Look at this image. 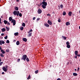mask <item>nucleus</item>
Instances as JSON below:
<instances>
[{"label":"nucleus","instance_id":"obj_14","mask_svg":"<svg viewBox=\"0 0 80 80\" xmlns=\"http://www.w3.org/2000/svg\"><path fill=\"white\" fill-rule=\"evenodd\" d=\"M14 9L15 10L18 11V8L17 7H15L14 8Z\"/></svg>","mask_w":80,"mask_h":80},{"label":"nucleus","instance_id":"obj_23","mask_svg":"<svg viewBox=\"0 0 80 80\" xmlns=\"http://www.w3.org/2000/svg\"><path fill=\"white\" fill-rule=\"evenodd\" d=\"M22 26H23V27H25V23H22Z\"/></svg>","mask_w":80,"mask_h":80},{"label":"nucleus","instance_id":"obj_33","mask_svg":"<svg viewBox=\"0 0 80 80\" xmlns=\"http://www.w3.org/2000/svg\"><path fill=\"white\" fill-rule=\"evenodd\" d=\"M20 30H23V27H21L20 28Z\"/></svg>","mask_w":80,"mask_h":80},{"label":"nucleus","instance_id":"obj_54","mask_svg":"<svg viewBox=\"0 0 80 80\" xmlns=\"http://www.w3.org/2000/svg\"><path fill=\"white\" fill-rule=\"evenodd\" d=\"M19 0H17L16 1L17 2H19Z\"/></svg>","mask_w":80,"mask_h":80},{"label":"nucleus","instance_id":"obj_12","mask_svg":"<svg viewBox=\"0 0 80 80\" xmlns=\"http://www.w3.org/2000/svg\"><path fill=\"white\" fill-rule=\"evenodd\" d=\"M66 25L67 26H68V25H70V23L69 22H67L66 23Z\"/></svg>","mask_w":80,"mask_h":80},{"label":"nucleus","instance_id":"obj_58","mask_svg":"<svg viewBox=\"0 0 80 80\" xmlns=\"http://www.w3.org/2000/svg\"><path fill=\"white\" fill-rule=\"evenodd\" d=\"M2 49V48H1V47H0V50H1Z\"/></svg>","mask_w":80,"mask_h":80},{"label":"nucleus","instance_id":"obj_28","mask_svg":"<svg viewBox=\"0 0 80 80\" xmlns=\"http://www.w3.org/2000/svg\"><path fill=\"white\" fill-rule=\"evenodd\" d=\"M35 73L36 74H37V73H38V70L35 71Z\"/></svg>","mask_w":80,"mask_h":80},{"label":"nucleus","instance_id":"obj_44","mask_svg":"<svg viewBox=\"0 0 80 80\" xmlns=\"http://www.w3.org/2000/svg\"><path fill=\"white\" fill-rule=\"evenodd\" d=\"M35 18H35V17H33V20H35Z\"/></svg>","mask_w":80,"mask_h":80},{"label":"nucleus","instance_id":"obj_59","mask_svg":"<svg viewBox=\"0 0 80 80\" xmlns=\"http://www.w3.org/2000/svg\"><path fill=\"white\" fill-rule=\"evenodd\" d=\"M76 70H77V69H75V71H76Z\"/></svg>","mask_w":80,"mask_h":80},{"label":"nucleus","instance_id":"obj_56","mask_svg":"<svg viewBox=\"0 0 80 80\" xmlns=\"http://www.w3.org/2000/svg\"><path fill=\"white\" fill-rule=\"evenodd\" d=\"M0 23H1V18H0Z\"/></svg>","mask_w":80,"mask_h":80},{"label":"nucleus","instance_id":"obj_9","mask_svg":"<svg viewBox=\"0 0 80 80\" xmlns=\"http://www.w3.org/2000/svg\"><path fill=\"white\" fill-rule=\"evenodd\" d=\"M44 26L46 27H49V25H48L47 23H44Z\"/></svg>","mask_w":80,"mask_h":80},{"label":"nucleus","instance_id":"obj_10","mask_svg":"<svg viewBox=\"0 0 80 80\" xmlns=\"http://www.w3.org/2000/svg\"><path fill=\"white\" fill-rule=\"evenodd\" d=\"M22 40L24 42H27V39L25 38H22Z\"/></svg>","mask_w":80,"mask_h":80},{"label":"nucleus","instance_id":"obj_7","mask_svg":"<svg viewBox=\"0 0 80 80\" xmlns=\"http://www.w3.org/2000/svg\"><path fill=\"white\" fill-rule=\"evenodd\" d=\"M2 69L4 72H7V68H5V67H3L2 68Z\"/></svg>","mask_w":80,"mask_h":80},{"label":"nucleus","instance_id":"obj_30","mask_svg":"<svg viewBox=\"0 0 80 80\" xmlns=\"http://www.w3.org/2000/svg\"><path fill=\"white\" fill-rule=\"evenodd\" d=\"M18 15L20 17L22 16V13H19Z\"/></svg>","mask_w":80,"mask_h":80},{"label":"nucleus","instance_id":"obj_45","mask_svg":"<svg viewBox=\"0 0 80 80\" xmlns=\"http://www.w3.org/2000/svg\"><path fill=\"white\" fill-rule=\"evenodd\" d=\"M1 35V36H3V35H4V33H2Z\"/></svg>","mask_w":80,"mask_h":80},{"label":"nucleus","instance_id":"obj_11","mask_svg":"<svg viewBox=\"0 0 80 80\" xmlns=\"http://www.w3.org/2000/svg\"><path fill=\"white\" fill-rule=\"evenodd\" d=\"M3 22L4 23V24H7V23H8V21L6 20H4V21H3Z\"/></svg>","mask_w":80,"mask_h":80},{"label":"nucleus","instance_id":"obj_57","mask_svg":"<svg viewBox=\"0 0 80 80\" xmlns=\"http://www.w3.org/2000/svg\"><path fill=\"white\" fill-rule=\"evenodd\" d=\"M58 7H59V10H60V6H58Z\"/></svg>","mask_w":80,"mask_h":80},{"label":"nucleus","instance_id":"obj_63","mask_svg":"<svg viewBox=\"0 0 80 80\" xmlns=\"http://www.w3.org/2000/svg\"><path fill=\"white\" fill-rule=\"evenodd\" d=\"M6 68H7V66H6Z\"/></svg>","mask_w":80,"mask_h":80},{"label":"nucleus","instance_id":"obj_26","mask_svg":"<svg viewBox=\"0 0 80 80\" xmlns=\"http://www.w3.org/2000/svg\"><path fill=\"white\" fill-rule=\"evenodd\" d=\"M26 61L27 62H28L29 61H30V60H29L28 58H26Z\"/></svg>","mask_w":80,"mask_h":80},{"label":"nucleus","instance_id":"obj_8","mask_svg":"<svg viewBox=\"0 0 80 80\" xmlns=\"http://www.w3.org/2000/svg\"><path fill=\"white\" fill-rule=\"evenodd\" d=\"M72 12L69 11V12H68V16L69 17H71L72 16Z\"/></svg>","mask_w":80,"mask_h":80},{"label":"nucleus","instance_id":"obj_46","mask_svg":"<svg viewBox=\"0 0 80 80\" xmlns=\"http://www.w3.org/2000/svg\"><path fill=\"white\" fill-rule=\"evenodd\" d=\"M78 57H80V54H77V55H76Z\"/></svg>","mask_w":80,"mask_h":80},{"label":"nucleus","instance_id":"obj_35","mask_svg":"<svg viewBox=\"0 0 80 80\" xmlns=\"http://www.w3.org/2000/svg\"><path fill=\"white\" fill-rule=\"evenodd\" d=\"M48 24H49V25H50V20H48Z\"/></svg>","mask_w":80,"mask_h":80},{"label":"nucleus","instance_id":"obj_15","mask_svg":"<svg viewBox=\"0 0 80 80\" xmlns=\"http://www.w3.org/2000/svg\"><path fill=\"white\" fill-rule=\"evenodd\" d=\"M16 44L17 45H20V42L19 41H17L16 42Z\"/></svg>","mask_w":80,"mask_h":80},{"label":"nucleus","instance_id":"obj_21","mask_svg":"<svg viewBox=\"0 0 80 80\" xmlns=\"http://www.w3.org/2000/svg\"><path fill=\"white\" fill-rule=\"evenodd\" d=\"M2 32H5L6 31L5 28H3L2 29Z\"/></svg>","mask_w":80,"mask_h":80},{"label":"nucleus","instance_id":"obj_61","mask_svg":"<svg viewBox=\"0 0 80 80\" xmlns=\"http://www.w3.org/2000/svg\"><path fill=\"white\" fill-rule=\"evenodd\" d=\"M43 1L44 2V1H45L46 0H43Z\"/></svg>","mask_w":80,"mask_h":80},{"label":"nucleus","instance_id":"obj_2","mask_svg":"<svg viewBox=\"0 0 80 80\" xmlns=\"http://www.w3.org/2000/svg\"><path fill=\"white\" fill-rule=\"evenodd\" d=\"M19 13V11H14L13 12V14H14V15H17V16H18Z\"/></svg>","mask_w":80,"mask_h":80},{"label":"nucleus","instance_id":"obj_3","mask_svg":"<svg viewBox=\"0 0 80 80\" xmlns=\"http://www.w3.org/2000/svg\"><path fill=\"white\" fill-rule=\"evenodd\" d=\"M27 58V56L26 55H22V58H21V60H23L24 61H25L26 60V58Z\"/></svg>","mask_w":80,"mask_h":80},{"label":"nucleus","instance_id":"obj_43","mask_svg":"<svg viewBox=\"0 0 80 80\" xmlns=\"http://www.w3.org/2000/svg\"><path fill=\"white\" fill-rule=\"evenodd\" d=\"M10 22H8L7 25H10Z\"/></svg>","mask_w":80,"mask_h":80},{"label":"nucleus","instance_id":"obj_51","mask_svg":"<svg viewBox=\"0 0 80 80\" xmlns=\"http://www.w3.org/2000/svg\"><path fill=\"white\" fill-rule=\"evenodd\" d=\"M52 25V22H50V25Z\"/></svg>","mask_w":80,"mask_h":80},{"label":"nucleus","instance_id":"obj_29","mask_svg":"<svg viewBox=\"0 0 80 80\" xmlns=\"http://www.w3.org/2000/svg\"><path fill=\"white\" fill-rule=\"evenodd\" d=\"M62 37H63V39H64V40H66L67 37H65L63 36H62Z\"/></svg>","mask_w":80,"mask_h":80},{"label":"nucleus","instance_id":"obj_24","mask_svg":"<svg viewBox=\"0 0 80 80\" xmlns=\"http://www.w3.org/2000/svg\"><path fill=\"white\" fill-rule=\"evenodd\" d=\"M32 33H29L28 35V37H30L31 36H32Z\"/></svg>","mask_w":80,"mask_h":80},{"label":"nucleus","instance_id":"obj_27","mask_svg":"<svg viewBox=\"0 0 80 80\" xmlns=\"http://www.w3.org/2000/svg\"><path fill=\"white\" fill-rule=\"evenodd\" d=\"M6 30H7V31H9V30H10V28H8L7 27H6Z\"/></svg>","mask_w":80,"mask_h":80},{"label":"nucleus","instance_id":"obj_48","mask_svg":"<svg viewBox=\"0 0 80 80\" xmlns=\"http://www.w3.org/2000/svg\"><path fill=\"white\" fill-rule=\"evenodd\" d=\"M79 70H80V68H78V69H77V71H79Z\"/></svg>","mask_w":80,"mask_h":80},{"label":"nucleus","instance_id":"obj_37","mask_svg":"<svg viewBox=\"0 0 80 80\" xmlns=\"http://www.w3.org/2000/svg\"><path fill=\"white\" fill-rule=\"evenodd\" d=\"M10 51V50L9 49H8L6 50V52H7L8 53V52Z\"/></svg>","mask_w":80,"mask_h":80},{"label":"nucleus","instance_id":"obj_50","mask_svg":"<svg viewBox=\"0 0 80 80\" xmlns=\"http://www.w3.org/2000/svg\"><path fill=\"white\" fill-rule=\"evenodd\" d=\"M47 16H50V14H47Z\"/></svg>","mask_w":80,"mask_h":80},{"label":"nucleus","instance_id":"obj_60","mask_svg":"<svg viewBox=\"0 0 80 80\" xmlns=\"http://www.w3.org/2000/svg\"><path fill=\"white\" fill-rule=\"evenodd\" d=\"M79 29H80V26L79 27Z\"/></svg>","mask_w":80,"mask_h":80},{"label":"nucleus","instance_id":"obj_49","mask_svg":"<svg viewBox=\"0 0 80 80\" xmlns=\"http://www.w3.org/2000/svg\"><path fill=\"white\" fill-rule=\"evenodd\" d=\"M57 80H61V79L60 78H58Z\"/></svg>","mask_w":80,"mask_h":80},{"label":"nucleus","instance_id":"obj_5","mask_svg":"<svg viewBox=\"0 0 80 80\" xmlns=\"http://www.w3.org/2000/svg\"><path fill=\"white\" fill-rule=\"evenodd\" d=\"M4 43L5 41L2 40L0 41V45H2V44H4Z\"/></svg>","mask_w":80,"mask_h":80},{"label":"nucleus","instance_id":"obj_36","mask_svg":"<svg viewBox=\"0 0 80 80\" xmlns=\"http://www.w3.org/2000/svg\"><path fill=\"white\" fill-rule=\"evenodd\" d=\"M69 44H70V43H69V42L68 41H67L66 42V45H69Z\"/></svg>","mask_w":80,"mask_h":80},{"label":"nucleus","instance_id":"obj_25","mask_svg":"<svg viewBox=\"0 0 80 80\" xmlns=\"http://www.w3.org/2000/svg\"><path fill=\"white\" fill-rule=\"evenodd\" d=\"M67 47L68 48H70V45L69 44L67 45Z\"/></svg>","mask_w":80,"mask_h":80},{"label":"nucleus","instance_id":"obj_55","mask_svg":"<svg viewBox=\"0 0 80 80\" xmlns=\"http://www.w3.org/2000/svg\"><path fill=\"white\" fill-rule=\"evenodd\" d=\"M66 64L67 65H68V64H69V62H68Z\"/></svg>","mask_w":80,"mask_h":80},{"label":"nucleus","instance_id":"obj_32","mask_svg":"<svg viewBox=\"0 0 80 80\" xmlns=\"http://www.w3.org/2000/svg\"><path fill=\"white\" fill-rule=\"evenodd\" d=\"M32 32V29H31L29 31V32H28V33H30L31 32Z\"/></svg>","mask_w":80,"mask_h":80},{"label":"nucleus","instance_id":"obj_16","mask_svg":"<svg viewBox=\"0 0 80 80\" xmlns=\"http://www.w3.org/2000/svg\"><path fill=\"white\" fill-rule=\"evenodd\" d=\"M73 76H77L78 74L76 73H73Z\"/></svg>","mask_w":80,"mask_h":80},{"label":"nucleus","instance_id":"obj_41","mask_svg":"<svg viewBox=\"0 0 80 80\" xmlns=\"http://www.w3.org/2000/svg\"><path fill=\"white\" fill-rule=\"evenodd\" d=\"M7 38H8V36H6L5 37H4V38L5 39H7Z\"/></svg>","mask_w":80,"mask_h":80},{"label":"nucleus","instance_id":"obj_38","mask_svg":"<svg viewBox=\"0 0 80 80\" xmlns=\"http://www.w3.org/2000/svg\"><path fill=\"white\" fill-rule=\"evenodd\" d=\"M6 43H10V41L9 40H7L6 41Z\"/></svg>","mask_w":80,"mask_h":80},{"label":"nucleus","instance_id":"obj_6","mask_svg":"<svg viewBox=\"0 0 80 80\" xmlns=\"http://www.w3.org/2000/svg\"><path fill=\"white\" fill-rule=\"evenodd\" d=\"M42 4H43V5H45V6L47 5V3L45 2H42Z\"/></svg>","mask_w":80,"mask_h":80},{"label":"nucleus","instance_id":"obj_40","mask_svg":"<svg viewBox=\"0 0 80 80\" xmlns=\"http://www.w3.org/2000/svg\"><path fill=\"white\" fill-rule=\"evenodd\" d=\"M20 58L18 59L17 60V62H20Z\"/></svg>","mask_w":80,"mask_h":80},{"label":"nucleus","instance_id":"obj_47","mask_svg":"<svg viewBox=\"0 0 80 80\" xmlns=\"http://www.w3.org/2000/svg\"><path fill=\"white\" fill-rule=\"evenodd\" d=\"M37 20L38 21L39 20H40V18H38L37 19Z\"/></svg>","mask_w":80,"mask_h":80},{"label":"nucleus","instance_id":"obj_20","mask_svg":"<svg viewBox=\"0 0 80 80\" xmlns=\"http://www.w3.org/2000/svg\"><path fill=\"white\" fill-rule=\"evenodd\" d=\"M31 78V77H30V75H29L28 76V77L27 78L28 80H29V79H30Z\"/></svg>","mask_w":80,"mask_h":80},{"label":"nucleus","instance_id":"obj_17","mask_svg":"<svg viewBox=\"0 0 80 80\" xmlns=\"http://www.w3.org/2000/svg\"><path fill=\"white\" fill-rule=\"evenodd\" d=\"M75 54L76 55H77V54H78V51H75Z\"/></svg>","mask_w":80,"mask_h":80},{"label":"nucleus","instance_id":"obj_42","mask_svg":"<svg viewBox=\"0 0 80 80\" xmlns=\"http://www.w3.org/2000/svg\"><path fill=\"white\" fill-rule=\"evenodd\" d=\"M61 21L60 20V19H58V22H61Z\"/></svg>","mask_w":80,"mask_h":80},{"label":"nucleus","instance_id":"obj_64","mask_svg":"<svg viewBox=\"0 0 80 80\" xmlns=\"http://www.w3.org/2000/svg\"><path fill=\"white\" fill-rule=\"evenodd\" d=\"M79 13H80V10L79 11Z\"/></svg>","mask_w":80,"mask_h":80},{"label":"nucleus","instance_id":"obj_22","mask_svg":"<svg viewBox=\"0 0 80 80\" xmlns=\"http://www.w3.org/2000/svg\"><path fill=\"white\" fill-rule=\"evenodd\" d=\"M62 14L63 15H66V12L65 11H63Z\"/></svg>","mask_w":80,"mask_h":80},{"label":"nucleus","instance_id":"obj_1","mask_svg":"<svg viewBox=\"0 0 80 80\" xmlns=\"http://www.w3.org/2000/svg\"><path fill=\"white\" fill-rule=\"evenodd\" d=\"M9 21H12V23H13V25H15V24H16V21L15 20L12 19V18L11 17H10L9 18Z\"/></svg>","mask_w":80,"mask_h":80},{"label":"nucleus","instance_id":"obj_31","mask_svg":"<svg viewBox=\"0 0 80 80\" xmlns=\"http://www.w3.org/2000/svg\"><path fill=\"white\" fill-rule=\"evenodd\" d=\"M0 56L1 57H4V55L2 54V53H1L0 54Z\"/></svg>","mask_w":80,"mask_h":80},{"label":"nucleus","instance_id":"obj_18","mask_svg":"<svg viewBox=\"0 0 80 80\" xmlns=\"http://www.w3.org/2000/svg\"><path fill=\"white\" fill-rule=\"evenodd\" d=\"M42 6L43 8H46V6H45V5H42Z\"/></svg>","mask_w":80,"mask_h":80},{"label":"nucleus","instance_id":"obj_34","mask_svg":"<svg viewBox=\"0 0 80 80\" xmlns=\"http://www.w3.org/2000/svg\"><path fill=\"white\" fill-rule=\"evenodd\" d=\"M60 7H61V8H63V5L62 4H61L60 5Z\"/></svg>","mask_w":80,"mask_h":80},{"label":"nucleus","instance_id":"obj_19","mask_svg":"<svg viewBox=\"0 0 80 80\" xmlns=\"http://www.w3.org/2000/svg\"><path fill=\"white\" fill-rule=\"evenodd\" d=\"M14 35H15V36H17V35H18V32H16L14 33Z\"/></svg>","mask_w":80,"mask_h":80},{"label":"nucleus","instance_id":"obj_53","mask_svg":"<svg viewBox=\"0 0 80 80\" xmlns=\"http://www.w3.org/2000/svg\"><path fill=\"white\" fill-rule=\"evenodd\" d=\"M74 58H77V56H75Z\"/></svg>","mask_w":80,"mask_h":80},{"label":"nucleus","instance_id":"obj_13","mask_svg":"<svg viewBox=\"0 0 80 80\" xmlns=\"http://www.w3.org/2000/svg\"><path fill=\"white\" fill-rule=\"evenodd\" d=\"M1 52L2 53H3V54H4V53H5V51H4V50H3V49L1 50Z\"/></svg>","mask_w":80,"mask_h":80},{"label":"nucleus","instance_id":"obj_62","mask_svg":"<svg viewBox=\"0 0 80 80\" xmlns=\"http://www.w3.org/2000/svg\"><path fill=\"white\" fill-rule=\"evenodd\" d=\"M1 62V59H0V62Z\"/></svg>","mask_w":80,"mask_h":80},{"label":"nucleus","instance_id":"obj_52","mask_svg":"<svg viewBox=\"0 0 80 80\" xmlns=\"http://www.w3.org/2000/svg\"><path fill=\"white\" fill-rule=\"evenodd\" d=\"M4 73H5V72H2V75H3L4 74Z\"/></svg>","mask_w":80,"mask_h":80},{"label":"nucleus","instance_id":"obj_39","mask_svg":"<svg viewBox=\"0 0 80 80\" xmlns=\"http://www.w3.org/2000/svg\"><path fill=\"white\" fill-rule=\"evenodd\" d=\"M3 62H1L0 63V66H1V65H2V64H3Z\"/></svg>","mask_w":80,"mask_h":80},{"label":"nucleus","instance_id":"obj_4","mask_svg":"<svg viewBox=\"0 0 80 80\" xmlns=\"http://www.w3.org/2000/svg\"><path fill=\"white\" fill-rule=\"evenodd\" d=\"M38 14H40V13H41L42 12V10H41V9H39L38 10Z\"/></svg>","mask_w":80,"mask_h":80}]
</instances>
